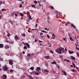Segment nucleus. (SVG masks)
<instances>
[{
	"label": "nucleus",
	"mask_w": 79,
	"mask_h": 79,
	"mask_svg": "<svg viewBox=\"0 0 79 79\" xmlns=\"http://www.w3.org/2000/svg\"><path fill=\"white\" fill-rule=\"evenodd\" d=\"M9 63L10 65H12L13 64V61L11 60H9Z\"/></svg>",
	"instance_id": "obj_1"
},
{
	"label": "nucleus",
	"mask_w": 79,
	"mask_h": 79,
	"mask_svg": "<svg viewBox=\"0 0 79 79\" xmlns=\"http://www.w3.org/2000/svg\"><path fill=\"white\" fill-rule=\"evenodd\" d=\"M63 50V51L62 52V53H64V48H61V49L60 50H59L58 51H59V54H61V51Z\"/></svg>",
	"instance_id": "obj_2"
},
{
	"label": "nucleus",
	"mask_w": 79,
	"mask_h": 79,
	"mask_svg": "<svg viewBox=\"0 0 79 79\" xmlns=\"http://www.w3.org/2000/svg\"><path fill=\"white\" fill-rule=\"evenodd\" d=\"M2 69L4 71H8V67H7V66H4L2 68Z\"/></svg>",
	"instance_id": "obj_3"
},
{
	"label": "nucleus",
	"mask_w": 79,
	"mask_h": 79,
	"mask_svg": "<svg viewBox=\"0 0 79 79\" xmlns=\"http://www.w3.org/2000/svg\"><path fill=\"white\" fill-rule=\"evenodd\" d=\"M9 48H10V46H9V45H6L4 46V48H5V49H8Z\"/></svg>",
	"instance_id": "obj_4"
},
{
	"label": "nucleus",
	"mask_w": 79,
	"mask_h": 79,
	"mask_svg": "<svg viewBox=\"0 0 79 79\" xmlns=\"http://www.w3.org/2000/svg\"><path fill=\"white\" fill-rule=\"evenodd\" d=\"M2 79H6L7 78V76H6V75L4 74L2 75Z\"/></svg>",
	"instance_id": "obj_5"
},
{
	"label": "nucleus",
	"mask_w": 79,
	"mask_h": 79,
	"mask_svg": "<svg viewBox=\"0 0 79 79\" xmlns=\"http://www.w3.org/2000/svg\"><path fill=\"white\" fill-rule=\"evenodd\" d=\"M55 34H53L52 35V36L51 38L52 39H55Z\"/></svg>",
	"instance_id": "obj_6"
},
{
	"label": "nucleus",
	"mask_w": 79,
	"mask_h": 79,
	"mask_svg": "<svg viewBox=\"0 0 79 79\" xmlns=\"http://www.w3.org/2000/svg\"><path fill=\"white\" fill-rule=\"evenodd\" d=\"M35 73H36V72L33 71L30 73V74H31V75H32L33 74L35 75Z\"/></svg>",
	"instance_id": "obj_7"
},
{
	"label": "nucleus",
	"mask_w": 79,
	"mask_h": 79,
	"mask_svg": "<svg viewBox=\"0 0 79 79\" xmlns=\"http://www.w3.org/2000/svg\"><path fill=\"white\" fill-rule=\"evenodd\" d=\"M40 70V67H38L36 68V71H39Z\"/></svg>",
	"instance_id": "obj_8"
},
{
	"label": "nucleus",
	"mask_w": 79,
	"mask_h": 79,
	"mask_svg": "<svg viewBox=\"0 0 79 79\" xmlns=\"http://www.w3.org/2000/svg\"><path fill=\"white\" fill-rule=\"evenodd\" d=\"M70 58L71 59H72V60H76L75 57L72 56H70Z\"/></svg>",
	"instance_id": "obj_9"
},
{
	"label": "nucleus",
	"mask_w": 79,
	"mask_h": 79,
	"mask_svg": "<svg viewBox=\"0 0 79 79\" xmlns=\"http://www.w3.org/2000/svg\"><path fill=\"white\" fill-rule=\"evenodd\" d=\"M68 52L69 53V54H73L74 53V52L73 51H71L70 50L68 51Z\"/></svg>",
	"instance_id": "obj_10"
},
{
	"label": "nucleus",
	"mask_w": 79,
	"mask_h": 79,
	"mask_svg": "<svg viewBox=\"0 0 79 79\" xmlns=\"http://www.w3.org/2000/svg\"><path fill=\"white\" fill-rule=\"evenodd\" d=\"M61 72L64 73V76H67V73L66 72H64L63 70H62Z\"/></svg>",
	"instance_id": "obj_11"
},
{
	"label": "nucleus",
	"mask_w": 79,
	"mask_h": 79,
	"mask_svg": "<svg viewBox=\"0 0 79 79\" xmlns=\"http://www.w3.org/2000/svg\"><path fill=\"white\" fill-rule=\"evenodd\" d=\"M15 40H18V36L17 35H15Z\"/></svg>",
	"instance_id": "obj_12"
},
{
	"label": "nucleus",
	"mask_w": 79,
	"mask_h": 79,
	"mask_svg": "<svg viewBox=\"0 0 79 79\" xmlns=\"http://www.w3.org/2000/svg\"><path fill=\"white\" fill-rule=\"evenodd\" d=\"M71 27H73L74 29H76V26H74V24H71Z\"/></svg>",
	"instance_id": "obj_13"
},
{
	"label": "nucleus",
	"mask_w": 79,
	"mask_h": 79,
	"mask_svg": "<svg viewBox=\"0 0 79 79\" xmlns=\"http://www.w3.org/2000/svg\"><path fill=\"white\" fill-rule=\"evenodd\" d=\"M25 44L26 45H27L28 48H30V45H29V44L28 43H26Z\"/></svg>",
	"instance_id": "obj_14"
},
{
	"label": "nucleus",
	"mask_w": 79,
	"mask_h": 79,
	"mask_svg": "<svg viewBox=\"0 0 79 79\" xmlns=\"http://www.w3.org/2000/svg\"><path fill=\"white\" fill-rule=\"evenodd\" d=\"M0 48H3V44H0Z\"/></svg>",
	"instance_id": "obj_15"
},
{
	"label": "nucleus",
	"mask_w": 79,
	"mask_h": 79,
	"mask_svg": "<svg viewBox=\"0 0 79 79\" xmlns=\"http://www.w3.org/2000/svg\"><path fill=\"white\" fill-rule=\"evenodd\" d=\"M52 64H56V62L55 61H54L52 62Z\"/></svg>",
	"instance_id": "obj_16"
},
{
	"label": "nucleus",
	"mask_w": 79,
	"mask_h": 79,
	"mask_svg": "<svg viewBox=\"0 0 79 79\" xmlns=\"http://www.w3.org/2000/svg\"><path fill=\"white\" fill-rule=\"evenodd\" d=\"M58 50H59L57 48V50H56V52H57V53H59L60 54V51H58Z\"/></svg>",
	"instance_id": "obj_17"
},
{
	"label": "nucleus",
	"mask_w": 79,
	"mask_h": 79,
	"mask_svg": "<svg viewBox=\"0 0 79 79\" xmlns=\"http://www.w3.org/2000/svg\"><path fill=\"white\" fill-rule=\"evenodd\" d=\"M30 69L32 70V71H33L34 69V67H31L30 68Z\"/></svg>",
	"instance_id": "obj_18"
},
{
	"label": "nucleus",
	"mask_w": 79,
	"mask_h": 79,
	"mask_svg": "<svg viewBox=\"0 0 79 79\" xmlns=\"http://www.w3.org/2000/svg\"><path fill=\"white\" fill-rule=\"evenodd\" d=\"M45 58H46V59H47V60H48L49 59V56H46L45 57Z\"/></svg>",
	"instance_id": "obj_19"
},
{
	"label": "nucleus",
	"mask_w": 79,
	"mask_h": 79,
	"mask_svg": "<svg viewBox=\"0 0 79 79\" xmlns=\"http://www.w3.org/2000/svg\"><path fill=\"white\" fill-rule=\"evenodd\" d=\"M29 19H30L31 20H32V18H31V15H29Z\"/></svg>",
	"instance_id": "obj_20"
},
{
	"label": "nucleus",
	"mask_w": 79,
	"mask_h": 79,
	"mask_svg": "<svg viewBox=\"0 0 79 79\" xmlns=\"http://www.w3.org/2000/svg\"><path fill=\"white\" fill-rule=\"evenodd\" d=\"M69 39L71 41H72V40H73V41H74V40H73V38H72V37H69Z\"/></svg>",
	"instance_id": "obj_21"
},
{
	"label": "nucleus",
	"mask_w": 79,
	"mask_h": 79,
	"mask_svg": "<svg viewBox=\"0 0 79 79\" xmlns=\"http://www.w3.org/2000/svg\"><path fill=\"white\" fill-rule=\"evenodd\" d=\"M10 23H11V24H12V25H13V21H11V20H10L9 21Z\"/></svg>",
	"instance_id": "obj_22"
},
{
	"label": "nucleus",
	"mask_w": 79,
	"mask_h": 79,
	"mask_svg": "<svg viewBox=\"0 0 79 79\" xmlns=\"http://www.w3.org/2000/svg\"><path fill=\"white\" fill-rule=\"evenodd\" d=\"M0 61H3V58L0 57Z\"/></svg>",
	"instance_id": "obj_23"
},
{
	"label": "nucleus",
	"mask_w": 79,
	"mask_h": 79,
	"mask_svg": "<svg viewBox=\"0 0 79 79\" xmlns=\"http://www.w3.org/2000/svg\"><path fill=\"white\" fill-rule=\"evenodd\" d=\"M20 15L21 16H23L24 15L23 14L21 13H20Z\"/></svg>",
	"instance_id": "obj_24"
},
{
	"label": "nucleus",
	"mask_w": 79,
	"mask_h": 79,
	"mask_svg": "<svg viewBox=\"0 0 79 79\" xmlns=\"http://www.w3.org/2000/svg\"><path fill=\"white\" fill-rule=\"evenodd\" d=\"M49 52H50V53H51L52 54H53V51L52 50H51Z\"/></svg>",
	"instance_id": "obj_25"
},
{
	"label": "nucleus",
	"mask_w": 79,
	"mask_h": 79,
	"mask_svg": "<svg viewBox=\"0 0 79 79\" xmlns=\"http://www.w3.org/2000/svg\"><path fill=\"white\" fill-rule=\"evenodd\" d=\"M71 71H72V72H74V69H73L71 70Z\"/></svg>",
	"instance_id": "obj_26"
},
{
	"label": "nucleus",
	"mask_w": 79,
	"mask_h": 79,
	"mask_svg": "<svg viewBox=\"0 0 79 79\" xmlns=\"http://www.w3.org/2000/svg\"><path fill=\"white\" fill-rule=\"evenodd\" d=\"M41 32H44V33H46V32L45 31H44V30H41Z\"/></svg>",
	"instance_id": "obj_27"
},
{
	"label": "nucleus",
	"mask_w": 79,
	"mask_h": 79,
	"mask_svg": "<svg viewBox=\"0 0 79 79\" xmlns=\"http://www.w3.org/2000/svg\"><path fill=\"white\" fill-rule=\"evenodd\" d=\"M23 48L24 49H27V47L26 46H24Z\"/></svg>",
	"instance_id": "obj_28"
},
{
	"label": "nucleus",
	"mask_w": 79,
	"mask_h": 79,
	"mask_svg": "<svg viewBox=\"0 0 79 79\" xmlns=\"http://www.w3.org/2000/svg\"><path fill=\"white\" fill-rule=\"evenodd\" d=\"M13 70L12 69H10V73H13Z\"/></svg>",
	"instance_id": "obj_29"
},
{
	"label": "nucleus",
	"mask_w": 79,
	"mask_h": 79,
	"mask_svg": "<svg viewBox=\"0 0 79 79\" xmlns=\"http://www.w3.org/2000/svg\"><path fill=\"white\" fill-rule=\"evenodd\" d=\"M6 9H2L1 10L2 11H6Z\"/></svg>",
	"instance_id": "obj_30"
},
{
	"label": "nucleus",
	"mask_w": 79,
	"mask_h": 79,
	"mask_svg": "<svg viewBox=\"0 0 79 79\" xmlns=\"http://www.w3.org/2000/svg\"><path fill=\"white\" fill-rule=\"evenodd\" d=\"M29 78H30L31 79H34V78H33L31 76H30L29 77Z\"/></svg>",
	"instance_id": "obj_31"
},
{
	"label": "nucleus",
	"mask_w": 79,
	"mask_h": 79,
	"mask_svg": "<svg viewBox=\"0 0 79 79\" xmlns=\"http://www.w3.org/2000/svg\"><path fill=\"white\" fill-rule=\"evenodd\" d=\"M34 3H35V4H37V1H34Z\"/></svg>",
	"instance_id": "obj_32"
},
{
	"label": "nucleus",
	"mask_w": 79,
	"mask_h": 79,
	"mask_svg": "<svg viewBox=\"0 0 79 79\" xmlns=\"http://www.w3.org/2000/svg\"><path fill=\"white\" fill-rule=\"evenodd\" d=\"M29 19H27V22H29V21H30V20H29Z\"/></svg>",
	"instance_id": "obj_33"
},
{
	"label": "nucleus",
	"mask_w": 79,
	"mask_h": 79,
	"mask_svg": "<svg viewBox=\"0 0 79 79\" xmlns=\"http://www.w3.org/2000/svg\"><path fill=\"white\" fill-rule=\"evenodd\" d=\"M50 6L51 8H52V10H53V8H54L53 6Z\"/></svg>",
	"instance_id": "obj_34"
},
{
	"label": "nucleus",
	"mask_w": 79,
	"mask_h": 79,
	"mask_svg": "<svg viewBox=\"0 0 79 79\" xmlns=\"http://www.w3.org/2000/svg\"><path fill=\"white\" fill-rule=\"evenodd\" d=\"M27 15H30L29 12L28 11H27Z\"/></svg>",
	"instance_id": "obj_35"
},
{
	"label": "nucleus",
	"mask_w": 79,
	"mask_h": 79,
	"mask_svg": "<svg viewBox=\"0 0 79 79\" xmlns=\"http://www.w3.org/2000/svg\"><path fill=\"white\" fill-rule=\"evenodd\" d=\"M27 56H28V57H29V56H31V55H30V54H27Z\"/></svg>",
	"instance_id": "obj_36"
},
{
	"label": "nucleus",
	"mask_w": 79,
	"mask_h": 79,
	"mask_svg": "<svg viewBox=\"0 0 79 79\" xmlns=\"http://www.w3.org/2000/svg\"><path fill=\"white\" fill-rule=\"evenodd\" d=\"M38 3L39 4H40V3H41V1H38Z\"/></svg>",
	"instance_id": "obj_37"
},
{
	"label": "nucleus",
	"mask_w": 79,
	"mask_h": 79,
	"mask_svg": "<svg viewBox=\"0 0 79 79\" xmlns=\"http://www.w3.org/2000/svg\"><path fill=\"white\" fill-rule=\"evenodd\" d=\"M35 75H38V74H39V73H35Z\"/></svg>",
	"instance_id": "obj_38"
},
{
	"label": "nucleus",
	"mask_w": 79,
	"mask_h": 79,
	"mask_svg": "<svg viewBox=\"0 0 79 79\" xmlns=\"http://www.w3.org/2000/svg\"><path fill=\"white\" fill-rule=\"evenodd\" d=\"M68 34L69 37H71V33H68Z\"/></svg>",
	"instance_id": "obj_39"
},
{
	"label": "nucleus",
	"mask_w": 79,
	"mask_h": 79,
	"mask_svg": "<svg viewBox=\"0 0 79 79\" xmlns=\"http://www.w3.org/2000/svg\"><path fill=\"white\" fill-rule=\"evenodd\" d=\"M47 36L48 38H50V36H49V35H48V34L47 35Z\"/></svg>",
	"instance_id": "obj_40"
},
{
	"label": "nucleus",
	"mask_w": 79,
	"mask_h": 79,
	"mask_svg": "<svg viewBox=\"0 0 79 79\" xmlns=\"http://www.w3.org/2000/svg\"><path fill=\"white\" fill-rule=\"evenodd\" d=\"M60 58H63V56L62 55H60Z\"/></svg>",
	"instance_id": "obj_41"
},
{
	"label": "nucleus",
	"mask_w": 79,
	"mask_h": 79,
	"mask_svg": "<svg viewBox=\"0 0 79 79\" xmlns=\"http://www.w3.org/2000/svg\"><path fill=\"white\" fill-rule=\"evenodd\" d=\"M31 37L32 39H33V38H34V36L32 35L31 36Z\"/></svg>",
	"instance_id": "obj_42"
},
{
	"label": "nucleus",
	"mask_w": 79,
	"mask_h": 79,
	"mask_svg": "<svg viewBox=\"0 0 79 79\" xmlns=\"http://www.w3.org/2000/svg\"><path fill=\"white\" fill-rule=\"evenodd\" d=\"M72 64H73V66H75V64H74V63L72 62Z\"/></svg>",
	"instance_id": "obj_43"
},
{
	"label": "nucleus",
	"mask_w": 79,
	"mask_h": 79,
	"mask_svg": "<svg viewBox=\"0 0 79 79\" xmlns=\"http://www.w3.org/2000/svg\"><path fill=\"white\" fill-rule=\"evenodd\" d=\"M11 44H14V42L12 41L11 42Z\"/></svg>",
	"instance_id": "obj_44"
},
{
	"label": "nucleus",
	"mask_w": 79,
	"mask_h": 79,
	"mask_svg": "<svg viewBox=\"0 0 79 79\" xmlns=\"http://www.w3.org/2000/svg\"><path fill=\"white\" fill-rule=\"evenodd\" d=\"M19 7L20 8H21L22 7V4H20Z\"/></svg>",
	"instance_id": "obj_45"
},
{
	"label": "nucleus",
	"mask_w": 79,
	"mask_h": 79,
	"mask_svg": "<svg viewBox=\"0 0 79 79\" xmlns=\"http://www.w3.org/2000/svg\"><path fill=\"white\" fill-rule=\"evenodd\" d=\"M44 71H45V72H48V70H44Z\"/></svg>",
	"instance_id": "obj_46"
},
{
	"label": "nucleus",
	"mask_w": 79,
	"mask_h": 79,
	"mask_svg": "<svg viewBox=\"0 0 79 79\" xmlns=\"http://www.w3.org/2000/svg\"><path fill=\"white\" fill-rule=\"evenodd\" d=\"M66 62H70V60H67Z\"/></svg>",
	"instance_id": "obj_47"
},
{
	"label": "nucleus",
	"mask_w": 79,
	"mask_h": 79,
	"mask_svg": "<svg viewBox=\"0 0 79 79\" xmlns=\"http://www.w3.org/2000/svg\"><path fill=\"white\" fill-rule=\"evenodd\" d=\"M5 42H7V43H8L9 42L8 40H5Z\"/></svg>",
	"instance_id": "obj_48"
},
{
	"label": "nucleus",
	"mask_w": 79,
	"mask_h": 79,
	"mask_svg": "<svg viewBox=\"0 0 79 79\" xmlns=\"http://www.w3.org/2000/svg\"><path fill=\"white\" fill-rule=\"evenodd\" d=\"M48 23H49V24H50V23H50V22L49 20H48Z\"/></svg>",
	"instance_id": "obj_49"
},
{
	"label": "nucleus",
	"mask_w": 79,
	"mask_h": 79,
	"mask_svg": "<svg viewBox=\"0 0 79 79\" xmlns=\"http://www.w3.org/2000/svg\"><path fill=\"white\" fill-rule=\"evenodd\" d=\"M56 66H57V68H58V69H60V67H59L57 64L56 65Z\"/></svg>",
	"instance_id": "obj_50"
},
{
	"label": "nucleus",
	"mask_w": 79,
	"mask_h": 79,
	"mask_svg": "<svg viewBox=\"0 0 79 79\" xmlns=\"http://www.w3.org/2000/svg\"><path fill=\"white\" fill-rule=\"evenodd\" d=\"M31 6H32V7H35V5H31Z\"/></svg>",
	"instance_id": "obj_51"
},
{
	"label": "nucleus",
	"mask_w": 79,
	"mask_h": 79,
	"mask_svg": "<svg viewBox=\"0 0 79 79\" xmlns=\"http://www.w3.org/2000/svg\"><path fill=\"white\" fill-rule=\"evenodd\" d=\"M61 48L59 47L58 48V50H60Z\"/></svg>",
	"instance_id": "obj_52"
},
{
	"label": "nucleus",
	"mask_w": 79,
	"mask_h": 79,
	"mask_svg": "<svg viewBox=\"0 0 79 79\" xmlns=\"http://www.w3.org/2000/svg\"><path fill=\"white\" fill-rule=\"evenodd\" d=\"M26 36V35H25V34H23V37H25Z\"/></svg>",
	"instance_id": "obj_53"
},
{
	"label": "nucleus",
	"mask_w": 79,
	"mask_h": 79,
	"mask_svg": "<svg viewBox=\"0 0 79 79\" xmlns=\"http://www.w3.org/2000/svg\"><path fill=\"white\" fill-rule=\"evenodd\" d=\"M7 37H10V34H8L7 35Z\"/></svg>",
	"instance_id": "obj_54"
},
{
	"label": "nucleus",
	"mask_w": 79,
	"mask_h": 79,
	"mask_svg": "<svg viewBox=\"0 0 79 79\" xmlns=\"http://www.w3.org/2000/svg\"><path fill=\"white\" fill-rule=\"evenodd\" d=\"M35 27H37V24L36 23Z\"/></svg>",
	"instance_id": "obj_55"
},
{
	"label": "nucleus",
	"mask_w": 79,
	"mask_h": 79,
	"mask_svg": "<svg viewBox=\"0 0 79 79\" xmlns=\"http://www.w3.org/2000/svg\"><path fill=\"white\" fill-rule=\"evenodd\" d=\"M76 68L77 69V70L79 69V68L78 67H76Z\"/></svg>",
	"instance_id": "obj_56"
},
{
	"label": "nucleus",
	"mask_w": 79,
	"mask_h": 79,
	"mask_svg": "<svg viewBox=\"0 0 79 79\" xmlns=\"http://www.w3.org/2000/svg\"><path fill=\"white\" fill-rule=\"evenodd\" d=\"M76 54H77V56H79V54H78V53H77V52H76Z\"/></svg>",
	"instance_id": "obj_57"
},
{
	"label": "nucleus",
	"mask_w": 79,
	"mask_h": 79,
	"mask_svg": "<svg viewBox=\"0 0 79 79\" xmlns=\"http://www.w3.org/2000/svg\"><path fill=\"white\" fill-rule=\"evenodd\" d=\"M22 53L23 54H25V52H24V51H23L22 52Z\"/></svg>",
	"instance_id": "obj_58"
},
{
	"label": "nucleus",
	"mask_w": 79,
	"mask_h": 79,
	"mask_svg": "<svg viewBox=\"0 0 79 79\" xmlns=\"http://www.w3.org/2000/svg\"><path fill=\"white\" fill-rule=\"evenodd\" d=\"M34 30H35V31H37V29H32V31H34Z\"/></svg>",
	"instance_id": "obj_59"
},
{
	"label": "nucleus",
	"mask_w": 79,
	"mask_h": 79,
	"mask_svg": "<svg viewBox=\"0 0 79 79\" xmlns=\"http://www.w3.org/2000/svg\"><path fill=\"white\" fill-rule=\"evenodd\" d=\"M76 48L77 49V50H79V48H77V47H76Z\"/></svg>",
	"instance_id": "obj_60"
},
{
	"label": "nucleus",
	"mask_w": 79,
	"mask_h": 79,
	"mask_svg": "<svg viewBox=\"0 0 79 79\" xmlns=\"http://www.w3.org/2000/svg\"><path fill=\"white\" fill-rule=\"evenodd\" d=\"M15 16H16V17H17V16H18V15H17V14H15Z\"/></svg>",
	"instance_id": "obj_61"
},
{
	"label": "nucleus",
	"mask_w": 79,
	"mask_h": 79,
	"mask_svg": "<svg viewBox=\"0 0 79 79\" xmlns=\"http://www.w3.org/2000/svg\"><path fill=\"white\" fill-rule=\"evenodd\" d=\"M43 42V41H40V40H39V42H40V43H41V42Z\"/></svg>",
	"instance_id": "obj_62"
},
{
	"label": "nucleus",
	"mask_w": 79,
	"mask_h": 79,
	"mask_svg": "<svg viewBox=\"0 0 79 79\" xmlns=\"http://www.w3.org/2000/svg\"><path fill=\"white\" fill-rule=\"evenodd\" d=\"M63 40H64V41H65V40H66V38H63Z\"/></svg>",
	"instance_id": "obj_63"
},
{
	"label": "nucleus",
	"mask_w": 79,
	"mask_h": 79,
	"mask_svg": "<svg viewBox=\"0 0 79 79\" xmlns=\"http://www.w3.org/2000/svg\"><path fill=\"white\" fill-rule=\"evenodd\" d=\"M40 34L41 35H43V33L42 32H41V33H40Z\"/></svg>",
	"instance_id": "obj_64"
}]
</instances>
